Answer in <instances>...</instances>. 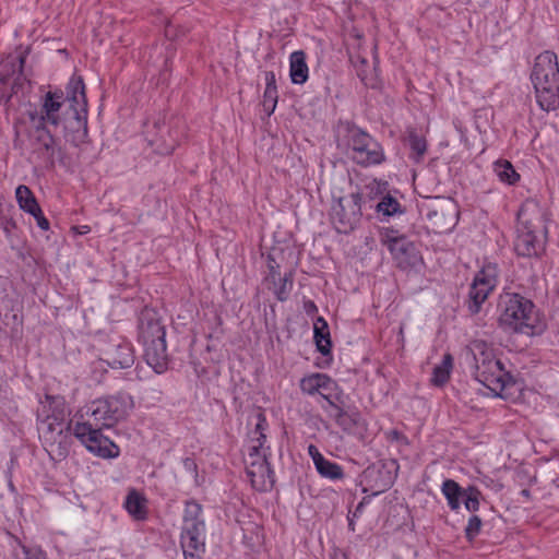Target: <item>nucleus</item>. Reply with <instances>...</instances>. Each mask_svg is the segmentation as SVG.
Returning <instances> with one entry per match:
<instances>
[{"label": "nucleus", "instance_id": "nucleus-1", "mask_svg": "<svg viewBox=\"0 0 559 559\" xmlns=\"http://www.w3.org/2000/svg\"><path fill=\"white\" fill-rule=\"evenodd\" d=\"M267 426L265 416L259 413L254 429L249 432L248 442L243 450L247 476L252 487L259 491L271 489L275 483L274 472L267 461L270 448L265 445Z\"/></svg>", "mask_w": 559, "mask_h": 559}, {"label": "nucleus", "instance_id": "nucleus-2", "mask_svg": "<svg viewBox=\"0 0 559 559\" xmlns=\"http://www.w3.org/2000/svg\"><path fill=\"white\" fill-rule=\"evenodd\" d=\"M87 415L86 421L74 425L73 435L90 452L104 459L117 457L120 453L119 447L102 433L103 428L112 426L106 401L99 399L92 402Z\"/></svg>", "mask_w": 559, "mask_h": 559}, {"label": "nucleus", "instance_id": "nucleus-3", "mask_svg": "<svg viewBox=\"0 0 559 559\" xmlns=\"http://www.w3.org/2000/svg\"><path fill=\"white\" fill-rule=\"evenodd\" d=\"M514 249L522 257H538L545 251L547 228L544 211L535 201H525L518 213Z\"/></svg>", "mask_w": 559, "mask_h": 559}, {"label": "nucleus", "instance_id": "nucleus-4", "mask_svg": "<svg viewBox=\"0 0 559 559\" xmlns=\"http://www.w3.org/2000/svg\"><path fill=\"white\" fill-rule=\"evenodd\" d=\"M139 341L144 347V358L153 370L160 374L168 369L169 358L166 345V330L158 313L144 308L139 316Z\"/></svg>", "mask_w": 559, "mask_h": 559}, {"label": "nucleus", "instance_id": "nucleus-5", "mask_svg": "<svg viewBox=\"0 0 559 559\" xmlns=\"http://www.w3.org/2000/svg\"><path fill=\"white\" fill-rule=\"evenodd\" d=\"M531 81L536 102L543 110L559 108V64L555 52L546 50L536 57Z\"/></svg>", "mask_w": 559, "mask_h": 559}, {"label": "nucleus", "instance_id": "nucleus-6", "mask_svg": "<svg viewBox=\"0 0 559 559\" xmlns=\"http://www.w3.org/2000/svg\"><path fill=\"white\" fill-rule=\"evenodd\" d=\"M69 110L64 111L61 124L64 138L74 146L85 143L87 131V99L85 84L81 76L73 75L69 87Z\"/></svg>", "mask_w": 559, "mask_h": 559}, {"label": "nucleus", "instance_id": "nucleus-7", "mask_svg": "<svg viewBox=\"0 0 559 559\" xmlns=\"http://www.w3.org/2000/svg\"><path fill=\"white\" fill-rule=\"evenodd\" d=\"M471 349L475 360V379L490 391L501 395L511 380L502 362L496 358L492 348L484 341L473 342Z\"/></svg>", "mask_w": 559, "mask_h": 559}, {"label": "nucleus", "instance_id": "nucleus-8", "mask_svg": "<svg viewBox=\"0 0 559 559\" xmlns=\"http://www.w3.org/2000/svg\"><path fill=\"white\" fill-rule=\"evenodd\" d=\"M499 323L502 328L525 334H532L536 318L534 305L519 294H506L500 301Z\"/></svg>", "mask_w": 559, "mask_h": 559}, {"label": "nucleus", "instance_id": "nucleus-9", "mask_svg": "<svg viewBox=\"0 0 559 559\" xmlns=\"http://www.w3.org/2000/svg\"><path fill=\"white\" fill-rule=\"evenodd\" d=\"M202 507L195 501H188L185 508L180 543L185 559H202L205 551V524L200 518Z\"/></svg>", "mask_w": 559, "mask_h": 559}, {"label": "nucleus", "instance_id": "nucleus-10", "mask_svg": "<svg viewBox=\"0 0 559 559\" xmlns=\"http://www.w3.org/2000/svg\"><path fill=\"white\" fill-rule=\"evenodd\" d=\"M47 123L29 122L20 118L14 122V148L44 151L49 156L55 153V139L46 128Z\"/></svg>", "mask_w": 559, "mask_h": 559}, {"label": "nucleus", "instance_id": "nucleus-11", "mask_svg": "<svg viewBox=\"0 0 559 559\" xmlns=\"http://www.w3.org/2000/svg\"><path fill=\"white\" fill-rule=\"evenodd\" d=\"M330 217L337 233L353 231L360 224L362 217L361 192L355 191L333 199Z\"/></svg>", "mask_w": 559, "mask_h": 559}, {"label": "nucleus", "instance_id": "nucleus-12", "mask_svg": "<svg viewBox=\"0 0 559 559\" xmlns=\"http://www.w3.org/2000/svg\"><path fill=\"white\" fill-rule=\"evenodd\" d=\"M347 146L350 158L360 166L379 165L385 158L382 146L371 135L356 127L347 130Z\"/></svg>", "mask_w": 559, "mask_h": 559}, {"label": "nucleus", "instance_id": "nucleus-13", "mask_svg": "<svg viewBox=\"0 0 559 559\" xmlns=\"http://www.w3.org/2000/svg\"><path fill=\"white\" fill-rule=\"evenodd\" d=\"M69 87L70 81L66 85V92L56 90L45 93L39 102V110L28 111L27 118L29 122L59 127L64 117V111L69 110Z\"/></svg>", "mask_w": 559, "mask_h": 559}, {"label": "nucleus", "instance_id": "nucleus-14", "mask_svg": "<svg viewBox=\"0 0 559 559\" xmlns=\"http://www.w3.org/2000/svg\"><path fill=\"white\" fill-rule=\"evenodd\" d=\"M380 241L388 247L401 269L414 266L420 261L416 245L405 236L400 235L397 230L382 228L380 230Z\"/></svg>", "mask_w": 559, "mask_h": 559}, {"label": "nucleus", "instance_id": "nucleus-15", "mask_svg": "<svg viewBox=\"0 0 559 559\" xmlns=\"http://www.w3.org/2000/svg\"><path fill=\"white\" fill-rule=\"evenodd\" d=\"M24 62L25 56L22 52L9 55L0 62L1 103H8L25 80L23 74Z\"/></svg>", "mask_w": 559, "mask_h": 559}, {"label": "nucleus", "instance_id": "nucleus-16", "mask_svg": "<svg viewBox=\"0 0 559 559\" xmlns=\"http://www.w3.org/2000/svg\"><path fill=\"white\" fill-rule=\"evenodd\" d=\"M426 209L429 227L436 234L449 233L457 223V206L451 199L436 198Z\"/></svg>", "mask_w": 559, "mask_h": 559}, {"label": "nucleus", "instance_id": "nucleus-17", "mask_svg": "<svg viewBox=\"0 0 559 559\" xmlns=\"http://www.w3.org/2000/svg\"><path fill=\"white\" fill-rule=\"evenodd\" d=\"M498 281V270L495 264H486L478 271L473 280L468 293V309L475 314L479 311L481 304L495 289Z\"/></svg>", "mask_w": 559, "mask_h": 559}, {"label": "nucleus", "instance_id": "nucleus-18", "mask_svg": "<svg viewBox=\"0 0 559 559\" xmlns=\"http://www.w3.org/2000/svg\"><path fill=\"white\" fill-rule=\"evenodd\" d=\"M70 428V423H61V417L51 419V417L41 416L38 429L47 443L51 447L58 445V455L64 456Z\"/></svg>", "mask_w": 559, "mask_h": 559}, {"label": "nucleus", "instance_id": "nucleus-19", "mask_svg": "<svg viewBox=\"0 0 559 559\" xmlns=\"http://www.w3.org/2000/svg\"><path fill=\"white\" fill-rule=\"evenodd\" d=\"M104 360L114 369L130 368L135 360L131 343L117 340L104 352Z\"/></svg>", "mask_w": 559, "mask_h": 559}, {"label": "nucleus", "instance_id": "nucleus-20", "mask_svg": "<svg viewBox=\"0 0 559 559\" xmlns=\"http://www.w3.org/2000/svg\"><path fill=\"white\" fill-rule=\"evenodd\" d=\"M331 415L344 431L364 438L367 431V425L358 412H347L343 406L342 408H337V413Z\"/></svg>", "mask_w": 559, "mask_h": 559}, {"label": "nucleus", "instance_id": "nucleus-21", "mask_svg": "<svg viewBox=\"0 0 559 559\" xmlns=\"http://www.w3.org/2000/svg\"><path fill=\"white\" fill-rule=\"evenodd\" d=\"M337 384L325 373H311L300 380V390L308 395L321 394L323 391H332Z\"/></svg>", "mask_w": 559, "mask_h": 559}, {"label": "nucleus", "instance_id": "nucleus-22", "mask_svg": "<svg viewBox=\"0 0 559 559\" xmlns=\"http://www.w3.org/2000/svg\"><path fill=\"white\" fill-rule=\"evenodd\" d=\"M104 400L108 406V414L110 415L112 426L119 420L124 419L133 406L132 396L129 394L119 393Z\"/></svg>", "mask_w": 559, "mask_h": 559}, {"label": "nucleus", "instance_id": "nucleus-23", "mask_svg": "<svg viewBox=\"0 0 559 559\" xmlns=\"http://www.w3.org/2000/svg\"><path fill=\"white\" fill-rule=\"evenodd\" d=\"M289 74L294 84H304L308 80L309 69L306 53L302 50L294 51L289 58Z\"/></svg>", "mask_w": 559, "mask_h": 559}, {"label": "nucleus", "instance_id": "nucleus-24", "mask_svg": "<svg viewBox=\"0 0 559 559\" xmlns=\"http://www.w3.org/2000/svg\"><path fill=\"white\" fill-rule=\"evenodd\" d=\"M40 405L41 406L38 409V418L41 416L51 417V419L61 417V423H67L63 397L46 395L45 400L40 402Z\"/></svg>", "mask_w": 559, "mask_h": 559}, {"label": "nucleus", "instance_id": "nucleus-25", "mask_svg": "<svg viewBox=\"0 0 559 559\" xmlns=\"http://www.w3.org/2000/svg\"><path fill=\"white\" fill-rule=\"evenodd\" d=\"M124 508L135 520H144L147 516V500L135 489L129 490L124 501Z\"/></svg>", "mask_w": 559, "mask_h": 559}, {"label": "nucleus", "instance_id": "nucleus-26", "mask_svg": "<svg viewBox=\"0 0 559 559\" xmlns=\"http://www.w3.org/2000/svg\"><path fill=\"white\" fill-rule=\"evenodd\" d=\"M352 62L361 82L368 87H376L378 74L376 69L370 67L368 60L360 55H356L352 57Z\"/></svg>", "mask_w": 559, "mask_h": 559}, {"label": "nucleus", "instance_id": "nucleus-27", "mask_svg": "<svg viewBox=\"0 0 559 559\" xmlns=\"http://www.w3.org/2000/svg\"><path fill=\"white\" fill-rule=\"evenodd\" d=\"M314 340L317 344L318 350L322 355H329L331 353V338H330V330L326 321L319 317L313 324Z\"/></svg>", "mask_w": 559, "mask_h": 559}, {"label": "nucleus", "instance_id": "nucleus-28", "mask_svg": "<svg viewBox=\"0 0 559 559\" xmlns=\"http://www.w3.org/2000/svg\"><path fill=\"white\" fill-rule=\"evenodd\" d=\"M441 491L447 498L450 509L452 511L459 510L461 500H463L465 495V489H463L455 480L445 479L442 483Z\"/></svg>", "mask_w": 559, "mask_h": 559}, {"label": "nucleus", "instance_id": "nucleus-29", "mask_svg": "<svg viewBox=\"0 0 559 559\" xmlns=\"http://www.w3.org/2000/svg\"><path fill=\"white\" fill-rule=\"evenodd\" d=\"M15 198L20 209L28 214H34V212H39V204L32 192V190L25 186L20 185L15 190Z\"/></svg>", "mask_w": 559, "mask_h": 559}, {"label": "nucleus", "instance_id": "nucleus-30", "mask_svg": "<svg viewBox=\"0 0 559 559\" xmlns=\"http://www.w3.org/2000/svg\"><path fill=\"white\" fill-rule=\"evenodd\" d=\"M452 366V356L450 354H445L441 364L433 368L431 382L437 386L443 385L450 378Z\"/></svg>", "mask_w": 559, "mask_h": 559}, {"label": "nucleus", "instance_id": "nucleus-31", "mask_svg": "<svg viewBox=\"0 0 559 559\" xmlns=\"http://www.w3.org/2000/svg\"><path fill=\"white\" fill-rule=\"evenodd\" d=\"M316 468L318 473L324 478H329L331 480H338L344 478L343 467L335 462L326 460L325 457L319 460Z\"/></svg>", "mask_w": 559, "mask_h": 559}, {"label": "nucleus", "instance_id": "nucleus-32", "mask_svg": "<svg viewBox=\"0 0 559 559\" xmlns=\"http://www.w3.org/2000/svg\"><path fill=\"white\" fill-rule=\"evenodd\" d=\"M495 173L502 182L509 185H514L520 180V175L515 171L512 164L506 159L495 163Z\"/></svg>", "mask_w": 559, "mask_h": 559}, {"label": "nucleus", "instance_id": "nucleus-33", "mask_svg": "<svg viewBox=\"0 0 559 559\" xmlns=\"http://www.w3.org/2000/svg\"><path fill=\"white\" fill-rule=\"evenodd\" d=\"M167 134H168L169 139H166L164 135H162L159 139L151 140V144L155 146V151L158 154H162V155L171 154L177 146L176 139L169 134V131H167Z\"/></svg>", "mask_w": 559, "mask_h": 559}, {"label": "nucleus", "instance_id": "nucleus-34", "mask_svg": "<svg viewBox=\"0 0 559 559\" xmlns=\"http://www.w3.org/2000/svg\"><path fill=\"white\" fill-rule=\"evenodd\" d=\"M409 145L412 150L411 157L416 162H420L427 151L426 140L417 134L409 135Z\"/></svg>", "mask_w": 559, "mask_h": 559}, {"label": "nucleus", "instance_id": "nucleus-35", "mask_svg": "<svg viewBox=\"0 0 559 559\" xmlns=\"http://www.w3.org/2000/svg\"><path fill=\"white\" fill-rule=\"evenodd\" d=\"M400 207L401 205L399 201L391 195H385L376 206L379 213H382L383 215L386 216L396 214L397 212H400Z\"/></svg>", "mask_w": 559, "mask_h": 559}, {"label": "nucleus", "instance_id": "nucleus-36", "mask_svg": "<svg viewBox=\"0 0 559 559\" xmlns=\"http://www.w3.org/2000/svg\"><path fill=\"white\" fill-rule=\"evenodd\" d=\"M481 493L480 491L473 486H469L465 489V495L463 498L464 506L466 510L471 512H475L479 509V498Z\"/></svg>", "mask_w": 559, "mask_h": 559}, {"label": "nucleus", "instance_id": "nucleus-37", "mask_svg": "<svg viewBox=\"0 0 559 559\" xmlns=\"http://www.w3.org/2000/svg\"><path fill=\"white\" fill-rule=\"evenodd\" d=\"M481 525L483 523L479 516H471L465 527L466 538L472 542L480 533Z\"/></svg>", "mask_w": 559, "mask_h": 559}, {"label": "nucleus", "instance_id": "nucleus-38", "mask_svg": "<svg viewBox=\"0 0 559 559\" xmlns=\"http://www.w3.org/2000/svg\"><path fill=\"white\" fill-rule=\"evenodd\" d=\"M277 103V88L265 87L263 95V106L265 110H267L269 115H271Z\"/></svg>", "mask_w": 559, "mask_h": 559}, {"label": "nucleus", "instance_id": "nucleus-39", "mask_svg": "<svg viewBox=\"0 0 559 559\" xmlns=\"http://www.w3.org/2000/svg\"><path fill=\"white\" fill-rule=\"evenodd\" d=\"M293 280L287 274L283 278V283L280 286V288L276 290L277 299L281 301H284L287 299L290 287H292Z\"/></svg>", "mask_w": 559, "mask_h": 559}, {"label": "nucleus", "instance_id": "nucleus-40", "mask_svg": "<svg viewBox=\"0 0 559 559\" xmlns=\"http://www.w3.org/2000/svg\"><path fill=\"white\" fill-rule=\"evenodd\" d=\"M326 392L328 391H323L320 395L328 402L329 406L334 411V413H337V408H342L344 406L341 395L336 394L333 397L330 393Z\"/></svg>", "mask_w": 559, "mask_h": 559}, {"label": "nucleus", "instance_id": "nucleus-41", "mask_svg": "<svg viewBox=\"0 0 559 559\" xmlns=\"http://www.w3.org/2000/svg\"><path fill=\"white\" fill-rule=\"evenodd\" d=\"M31 215L36 219V223L40 229H43V230L49 229V222L44 216L40 207H39V212L36 211V212H34V214H31Z\"/></svg>", "mask_w": 559, "mask_h": 559}, {"label": "nucleus", "instance_id": "nucleus-42", "mask_svg": "<svg viewBox=\"0 0 559 559\" xmlns=\"http://www.w3.org/2000/svg\"><path fill=\"white\" fill-rule=\"evenodd\" d=\"M366 189H368L370 193L381 194L385 190V185L377 180H372L370 183L366 186Z\"/></svg>", "mask_w": 559, "mask_h": 559}, {"label": "nucleus", "instance_id": "nucleus-43", "mask_svg": "<svg viewBox=\"0 0 559 559\" xmlns=\"http://www.w3.org/2000/svg\"><path fill=\"white\" fill-rule=\"evenodd\" d=\"M308 453L311 456L314 466L317 465V463H319L320 459H324V456L319 452L318 448L314 444H310L308 447Z\"/></svg>", "mask_w": 559, "mask_h": 559}, {"label": "nucleus", "instance_id": "nucleus-44", "mask_svg": "<svg viewBox=\"0 0 559 559\" xmlns=\"http://www.w3.org/2000/svg\"><path fill=\"white\" fill-rule=\"evenodd\" d=\"M265 87L276 88V78L273 71H266L264 74Z\"/></svg>", "mask_w": 559, "mask_h": 559}, {"label": "nucleus", "instance_id": "nucleus-45", "mask_svg": "<svg viewBox=\"0 0 559 559\" xmlns=\"http://www.w3.org/2000/svg\"><path fill=\"white\" fill-rule=\"evenodd\" d=\"M23 552L25 555V559H45V557L40 552H32L25 546H23Z\"/></svg>", "mask_w": 559, "mask_h": 559}, {"label": "nucleus", "instance_id": "nucleus-46", "mask_svg": "<svg viewBox=\"0 0 559 559\" xmlns=\"http://www.w3.org/2000/svg\"><path fill=\"white\" fill-rule=\"evenodd\" d=\"M3 230L5 235L9 237L11 235L12 229L15 228V223L12 219H5L3 223Z\"/></svg>", "mask_w": 559, "mask_h": 559}, {"label": "nucleus", "instance_id": "nucleus-47", "mask_svg": "<svg viewBox=\"0 0 559 559\" xmlns=\"http://www.w3.org/2000/svg\"><path fill=\"white\" fill-rule=\"evenodd\" d=\"M183 465H185V467H186L187 469H189V471H191V472L195 473V471H197V464H195L194 460H192V459H190V457H186V459L183 460Z\"/></svg>", "mask_w": 559, "mask_h": 559}, {"label": "nucleus", "instance_id": "nucleus-48", "mask_svg": "<svg viewBox=\"0 0 559 559\" xmlns=\"http://www.w3.org/2000/svg\"><path fill=\"white\" fill-rule=\"evenodd\" d=\"M305 310L307 313H314L317 312L318 308L316 306V304L312 301V300H308L305 302Z\"/></svg>", "mask_w": 559, "mask_h": 559}, {"label": "nucleus", "instance_id": "nucleus-49", "mask_svg": "<svg viewBox=\"0 0 559 559\" xmlns=\"http://www.w3.org/2000/svg\"><path fill=\"white\" fill-rule=\"evenodd\" d=\"M277 267H278V266H273V265H271V264H270V277H271V280H272L273 282H275V281H276V278L282 280V278H281V274H280V272L277 271Z\"/></svg>", "mask_w": 559, "mask_h": 559}, {"label": "nucleus", "instance_id": "nucleus-50", "mask_svg": "<svg viewBox=\"0 0 559 559\" xmlns=\"http://www.w3.org/2000/svg\"><path fill=\"white\" fill-rule=\"evenodd\" d=\"M521 496H523L526 499L531 498V491L528 489L521 490Z\"/></svg>", "mask_w": 559, "mask_h": 559}, {"label": "nucleus", "instance_id": "nucleus-51", "mask_svg": "<svg viewBox=\"0 0 559 559\" xmlns=\"http://www.w3.org/2000/svg\"><path fill=\"white\" fill-rule=\"evenodd\" d=\"M389 485H390V483H389V481H388V483H385V484L383 485V488H382V489H380L379 491H383V490H384Z\"/></svg>", "mask_w": 559, "mask_h": 559}, {"label": "nucleus", "instance_id": "nucleus-52", "mask_svg": "<svg viewBox=\"0 0 559 559\" xmlns=\"http://www.w3.org/2000/svg\"><path fill=\"white\" fill-rule=\"evenodd\" d=\"M169 34H170V27H167L166 28V35L169 36Z\"/></svg>", "mask_w": 559, "mask_h": 559}]
</instances>
